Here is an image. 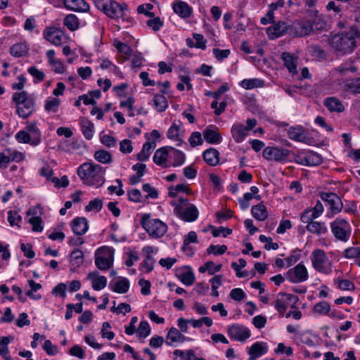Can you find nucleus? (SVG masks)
<instances>
[{
	"label": "nucleus",
	"mask_w": 360,
	"mask_h": 360,
	"mask_svg": "<svg viewBox=\"0 0 360 360\" xmlns=\"http://www.w3.org/2000/svg\"><path fill=\"white\" fill-rule=\"evenodd\" d=\"M360 37V32L354 26L345 32L333 36L330 40L331 47L341 55L352 53L356 47L357 39Z\"/></svg>",
	"instance_id": "obj_1"
},
{
	"label": "nucleus",
	"mask_w": 360,
	"mask_h": 360,
	"mask_svg": "<svg viewBox=\"0 0 360 360\" xmlns=\"http://www.w3.org/2000/svg\"><path fill=\"white\" fill-rule=\"evenodd\" d=\"M77 174L84 184L96 187L101 186L105 181L104 169L97 164L84 162L77 169Z\"/></svg>",
	"instance_id": "obj_2"
},
{
	"label": "nucleus",
	"mask_w": 360,
	"mask_h": 360,
	"mask_svg": "<svg viewBox=\"0 0 360 360\" xmlns=\"http://www.w3.org/2000/svg\"><path fill=\"white\" fill-rule=\"evenodd\" d=\"M95 6L102 11L108 18L114 20L125 19L124 11L127 4H120L114 0H92Z\"/></svg>",
	"instance_id": "obj_3"
},
{
	"label": "nucleus",
	"mask_w": 360,
	"mask_h": 360,
	"mask_svg": "<svg viewBox=\"0 0 360 360\" xmlns=\"http://www.w3.org/2000/svg\"><path fill=\"white\" fill-rule=\"evenodd\" d=\"M12 100L16 105L17 113L20 117L25 119L33 112L34 100L26 91L15 92Z\"/></svg>",
	"instance_id": "obj_4"
},
{
	"label": "nucleus",
	"mask_w": 360,
	"mask_h": 360,
	"mask_svg": "<svg viewBox=\"0 0 360 360\" xmlns=\"http://www.w3.org/2000/svg\"><path fill=\"white\" fill-rule=\"evenodd\" d=\"M171 205L174 207V212L177 216L186 221H194L198 217L197 207L189 202L188 199L179 198V202L172 201Z\"/></svg>",
	"instance_id": "obj_5"
},
{
	"label": "nucleus",
	"mask_w": 360,
	"mask_h": 360,
	"mask_svg": "<svg viewBox=\"0 0 360 360\" xmlns=\"http://www.w3.org/2000/svg\"><path fill=\"white\" fill-rule=\"evenodd\" d=\"M141 224L148 235L154 238H160L165 235L167 226L158 219H150L149 215L141 217Z\"/></svg>",
	"instance_id": "obj_6"
},
{
	"label": "nucleus",
	"mask_w": 360,
	"mask_h": 360,
	"mask_svg": "<svg viewBox=\"0 0 360 360\" xmlns=\"http://www.w3.org/2000/svg\"><path fill=\"white\" fill-rule=\"evenodd\" d=\"M331 232L337 240L347 242L352 235V226L345 219L337 217L330 223Z\"/></svg>",
	"instance_id": "obj_7"
},
{
	"label": "nucleus",
	"mask_w": 360,
	"mask_h": 360,
	"mask_svg": "<svg viewBox=\"0 0 360 360\" xmlns=\"http://www.w3.org/2000/svg\"><path fill=\"white\" fill-rule=\"evenodd\" d=\"M313 268L319 273L328 275L332 273V263L326 252L321 249H315L311 255Z\"/></svg>",
	"instance_id": "obj_8"
},
{
	"label": "nucleus",
	"mask_w": 360,
	"mask_h": 360,
	"mask_svg": "<svg viewBox=\"0 0 360 360\" xmlns=\"http://www.w3.org/2000/svg\"><path fill=\"white\" fill-rule=\"evenodd\" d=\"M114 249L110 247H102L96 250L95 265L102 271L110 269L113 264Z\"/></svg>",
	"instance_id": "obj_9"
},
{
	"label": "nucleus",
	"mask_w": 360,
	"mask_h": 360,
	"mask_svg": "<svg viewBox=\"0 0 360 360\" xmlns=\"http://www.w3.org/2000/svg\"><path fill=\"white\" fill-rule=\"evenodd\" d=\"M286 278L290 283H299L306 281L309 278V274L306 266L302 262L290 269L286 274Z\"/></svg>",
	"instance_id": "obj_10"
},
{
	"label": "nucleus",
	"mask_w": 360,
	"mask_h": 360,
	"mask_svg": "<svg viewBox=\"0 0 360 360\" xmlns=\"http://www.w3.org/2000/svg\"><path fill=\"white\" fill-rule=\"evenodd\" d=\"M321 199L330 205V212L327 213L328 217H332L341 212L343 207L340 198L335 193L323 192L321 193Z\"/></svg>",
	"instance_id": "obj_11"
},
{
	"label": "nucleus",
	"mask_w": 360,
	"mask_h": 360,
	"mask_svg": "<svg viewBox=\"0 0 360 360\" xmlns=\"http://www.w3.org/2000/svg\"><path fill=\"white\" fill-rule=\"evenodd\" d=\"M290 151L282 147L269 146L264 149L262 155L268 160L285 162L287 160Z\"/></svg>",
	"instance_id": "obj_12"
},
{
	"label": "nucleus",
	"mask_w": 360,
	"mask_h": 360,
	"mask_svg": "<svg viewBox=\"0 0 360 360\" xmlns=\"http://www.w3.org/2000/svg\"><path fill=\"white\" fill-rule=\"evenodd\" d=\"M316 218L309 217L307 214H301L300 220L307 224V230L316 235L325 234L328 232L327 226L324 222L315 221Z\"/></svg>",
	"instance_id": "obj_13"
},
{
	"label": "nucleus",
	"mask_w": 360,
	"mask_h": 360,
	"mask_svg": "<svg viewBox=\"0 0 360 360\" xmlns=\"http://www.w3.org/2000/svg\"><path fill=\"white\" fill-rule=\"evenodd\" d=\"M313 30V25L310 20L302 19L295 21L290 25V34L295 37H304L309 34Z\"/></svg>",
	"instance_id": "obj_14"
},
{
	"label": "nucleus",
	"mask_w": 360,
	"mask_h": 360,
	"mask_svg": "<svg viewBox=\"0 0 360 360\" xmlns=\"http://www.w3.org/2000/svg\"><path fill=\"white\" fill-rule=\"evenodd\" d=\"M298 297L292 294L285 292H279L276 299L274 302L275 309L278 311L281 316H283L287 309V302L288 301L293 302L292 308L295 307V304L298 302Z\"/></svg>",
	"instance_id": "obj_15"
},
{
	"label": "nucleus",
	"mask_w": 360,
	"mask_h": 360,
	"mask_svg": "<svg viewBox=\"0 0 360 360\" xmlns=\"http://www.w3.org/2000/svg\"><path fill=\"white\" fill-rule=\"evenodd\" d=\"M288 135L291 140L311 144L312 139L307 135L306 130L302 126L291 127L288 130Z\"/></svg>",
	"instance_id": "obj_16"
},
{
	"label": "nucleus",
	"mask_w": 360,
	"mask_h": 360,
	"mask_svg": "<svg viewBox=\"0 0 360 360\" xmlns=\"http://www.w3.org/2000/svg\"><path fill=\"white\" fill-rule=\"evenodd\" d=\"M227 332L231 338L240 342L245 341L251 335L250 331L246 327L237 324L229 326Z\"/></svg>",
	"instance_id": "obj_17"
},
{
	"label": "nucleus",
	"mask_w": 360,
	"mask_h": 360,
	"mask_svg": "<svg viewBox=\"0 0 360 360\" xmlns=\"http://www.w3.org/2000/svg\"><path fill=\"white\" fill-rule=\"evenodd\" d=\"M266 33L271 39H277L286 33L290 34V25L284 21H279L278 23L266 29Z\"/></svg>",
	"instance_id": "obj_18"
},
{
	"label": "nucleus",
	"mask_w": 360,
	"mask_h": 360,
	"mask_svg": "<svg viewBox=\"0 0 360 360\" xmlns=\"http://www.w3.org/2000/svg\"><path fill=\"white\" fill-rule=\"evenodd\" d=\"M43 35L47 41L55 46H60L63 39V32L54 27L46 28Z\"/></svg>",
	"instance_id": "obj_19"
},
{
	"label": "nucleus",
	"mask_w": 360,
	"mask_h": 360,
	"mask_svg": "<svg viewBox=\"0 0 360 360\" xmlns=\"http://www.w3.org/2000/svg\"><path fill=\"white\" fill-rule=\"evenodd\" d=\"M205 140L211 144H217L221 141L222 137L219 131V129L215 125L208 126L203 131Z\"/></svg>",
	"instance_id": "obj_20"
},
{
	"label": "nucleus",
	"mask_w": 360,
	"mask_h": 360,
	"mask_svg": "<svg viewBox=\"0 0 360 360\" xmlns=\"http://www.w3.org/2000/svg\"><path fill=\"white\" fill-rule=\"evenodd\" d=\"M64 6L70 11L85 13L89 10V5L84 0H63Z\"/></svg>",
	"instance_id": "obj_21"
},
{
	"label": "nucleus",
	"mask_w": 360,
	"mask_h": 360,
	"mask_svg": "<svg viewBox=\"0 0 360 360\" xmlns=\"http://www.w3.org/2000/svg\"><path fill=\"white\" fill-rule=\"evenodd\" d=\"M172 8L174 12L181 18L190 17L193 12V8L186 2L176 0L173 3Z\"/></svg>",
	"instance_id": "obj_22"
},
{
	"label": "nucleus",
	"mask_w": 360,
	"mask_h": 360,
	"mask_svg": "<svg viewBox=\"0 0 360 360\" xmlns=\"http://www.w3.org/2000/svg\"><path fill=\"white\" fill-rule=\"evenodd\" d=\"M268 352L266 343L257 342L248 348V360H256L258 357L265 354Z\"/></svg>",
	"instance_id": "obj_23"
},
{
	"label": "nucleus",
	"mask_w": 360,
	"mask_h": 360,
	"mask_svg": "<svg viewBox=\"0 0 360 360\" xmlns=\"http://www.w3.org/2000/svg\"><path fill=\"white\" fill-rule=\"evenodd\" d=\"M251 193H245L243 198L238 199V202L242 210H245L248 208L250 204L249 201L253 198L258 200L261 199V195L258 194L259 188L257 186H252L250 187Z\"/></svg>",
	"instance_id": "obj_24"
},
{
	"label": "nucleus",
	"mask_w": 360,
	"mask_h": 360,
	"mask_svg": "<svg viewBox=\"0 0 360 360\" xmlns=\"http://www.w3.org/2000/svg\"><path fill=\"white\" fill-rule=\"evenodd\" d=\"M71 228L76 235H84L89 228L86 219L84 217H77L74 219L71 222Z\"/></svg>",
	"instance_id": "obj_25"
},
{
	"label": "nucleus",
	"mask_w": 360,
	"mask_h": 360,
	"mask_svg": "<svg viewBox=\"0 0 360 360\" xmlns=\"http://www.w3.org/2000/svg\"><path fill=\"white\" fill-rule=\"evenodd\" d=\"M343 90L354 94H360V77L346 79L341 83Z\"/></svg>",
	"instance_id": "obj_26"
},
{
	"label": "nucleus",
	"mask_w": 360,
	"mask_h": 360,
	"mask_svg": "<svg viewBox=\"0 0 360 360\" xmlns=\"http://www.w3.org/2000/svg\"><path fill=\"white\" fill-rule=\"evenodd\" d=\"M88 278L92 281V288L95 290H101L107 285V278L104 276H99L98 272H90Z\"/></svg>",
	"instance_id": "obj_27"
},
{
	"label": "nucleus",
	"mask_w": 360,
	"mask_h": 360,
	"mask_svg": "<svg viewBox=\"0 0 360 360\" xmlns=\"http://www.w3.org/2000/svg\"><path fill=\"white\" fill-rule=\"evenodd\" d=\"M219 153L214 148L205 150L202 153V157L205 162L210 166H216L219 162Z\"/></svg>",
	"instance_id": "obj_28"
},
{
	"label": "nucleus",
	"mask_w": 360,
	"mask_h": 360,
	"mask_svg": "<svg viewBox=\"0 0 360 360\" xmlns=\"http://www.w3.org/2000/svg\"><path fill=\"white\" fill-rule=\"evenodd\" d=\"M231 134L233 139L236 143H241L243 141L248 135L247 129L242 124H234L231 127Z\"/></svg>",
	"instance_id": "obj_29"
},
{
	"label": "nucleus",
	"mask_w": 360,
	"mask_h": 360,
	"mask_svg": "<svg viewBox=\"0 0 360 360\" xmlns=\"http://www.w3.org/2000/svg\"><path fill=\"white\" fill-rule=\"evenodd\" d=\"M80 127L84 136L86 139L91 140L94 134V124L87 118L82 117L80 119Z\"/></svg>",
	"instance_id": "obj_30"
},
{
	"label": "nucleus",
	"mask_w": 360,
	"mask_h": 360,
	"mask_svg": "<svg viewBox=\"0 0 360 360\" xmlns=\"http://www.w3.org/2000/svg\"><path fill=\"white\" fill-rule=\"evenodd\" d=\"M186 338L176 328L172 327L167 333L166 343L171 345L173 342H184Z\"/></svg>",
	"instance_id": "obj_31"
},
{
	"label": "nucleus",
	"mask_w": 360,
	"mask_h": 360,
	"mask_svg": "<svg viewBox=\"0 0 360 360\" xmlns=\"http://www.w3.org/2000/svg\"><path fill=\"white\" fill-rule=\"evenodd\" d=\"M156 147L155 141H148L143 146L142 150L137 154L136 158L139 161H146L151 153L152 150Z\"/></svg>",
	"instance_id": "obj_32"
},
{
	"label": "nucleus",
	"mask_w": 360,
	"mask_h": 360,
	"mask_svg": "<svg viewBox=\"0 0 360 360\" xmlns=\"http://www.w3.org/2000/svg\"><path fill=\"white\" fill-rule=\"evenodd\" d=\"M324 105L330 112H341L345 110L342 102L336 97H329L325 99Z\"/></svg>",
	"instance_id": "obj_33"
},
{
	"label": "nucleus",
	"mask_w": 360,
	"mask_h": 360,
	"mask_svg": "<svg viewBox=\"0 0 360 360\" xmlns=\"http://www.w3.org/2000/svg\"><path fill=\"white\" fill-rule=\"evenodd\" d=\"M55 51L53 49L47 51L46 57L48 62L56 72L62 73L64 71L63 65L61 61L55 58Z\"/></svg>",
	"instance_id": "obj_34"
},
{
	"label": "nucleus",
	"mask_w": 360,
	"mask_h": 360,
	"mask_svg": "<svg viewBox=\"0 0 360 360\" xmlns=\"http://www.w3.org/2000/svg\"><path fill=\"white\" fill-rule=\"evenodd\" d=\"M252 216L259 221H264L268 217V212L265 205L261 202L252 207Z\"/></svg>",
	"instance_id": "obj_35"
},
{
	"label": "nucleus",
	"mask_w": 360,
	"mask_h": 360,
	"mask_svg": "<svg viewBox=\"0 0 360 360\" xmlns=\"http://www.w3.org/2000/svg\"><path fill=\"white\" fill-rule=\"evenodd\" d=\"M170 158L173 159V162L171 164L173 167H178L182 165L186 160L185 154L174 148H169Z\"/></svg>",
	"instance_id": "obj_36"
},
{
	"label": "nucleus",
	"mask_w": 360,
	"mask_h": 360,
	"mask_svg": "<svg viewBox=\"0 0 360 360\" xmlns=\"http://www.w3.org/2000/svg\"><path fill=\"white\" fill-rule=\"evenodd\" d=\"M281 58L283 60L285 67L287 68L290 72L292 74L297 73L295 58L290 53H283Z\"/></svg>",
	"instance_id": "obj_37"
},
{
	"label": "nucleus",
	"mask_w": 360,
	"mask_h": 360,
	"mask_svg": "<svg viewBox=\"0 0 360 360\" xmlns=\"http://www.w3.org/2000/svg\"><path fill=\"white\" fill-rule=\"evenodd\" d=\"M129 288V281L127 278H121L111 287L112 291L120 294L126 293Z\"/></svg>",
	"instance_id": "obj_38"
},
{
	"label": "nucleus",
	"mask_w": 360,
	"mask_h": 360,
	"mask_svg": "<svg viewBox=\"0 0 360 360\" xmlns=\"http://www.w3.org/2000/svg\"><path fill=\"white\" fill-rule=\"evenodd\" d=\"M27 129L32 136V145L37 146L41 142V134L37 123H31L27 126Z\"/></svg>",
	"instance_id": "obj_39"
},
{
	"label": "nucleus",
	"mask_w": 360,
	"mask_h": 360,
	"mask_svg": "<svg viewBox=\"0 0 360 360\" xmlns=\"http://www.w3.org/2000/svg\"><path fill=\"white\" fill-rule=\"evenodd\" d=\"M305 157L306 166H316L321 165L323 162L322 157L314 151L305 152Z\"/></svg>",
	"instance_id": "obj_40"
},
{
	"label": "nucleus",
	"mask_w": 360,
	"mask_h": 360,
	"mask_svg": "<svg viewBox=\"0 0 360 360\" xmlns=\"http://www.w3.org/2000/svg\"><path fill=\"white\" fill-rule=\"evenodd\" d=\"M169 153L165 147L158 149L153 155L154 162L158 165L163 166L169 156Z\"/></svg>",
	"instance_id": "obj_41"
},
{
	"label": "nucleus",
	"mask_w": 360,
	"mask_h": 360,
	"mask_svg": "<svg viewBox=\"0 0 360 360\" xmlns=\"http://www.w3.org/2000/svg\"><path fill=\"white\" fill-rule=\"evenodd\" d=\"M63 24L70 31H75L79 28V22L75 14H68L63 19Z\"/></svg>",
	"instance_id": "obj_42"
},
{
	"label": "nucleus",
	"mask_w": 360,
	"mask_h": 360,
	"mask_svg": "<svg viewBox=\"0 0 360 360\" xmlns=\"http://www.w3.org/2000/svg\"><path fill=\"white\" fill-rule=\"evenodd\" d=\"M154 106L157 111L163 112L168 107L166 97L163 94H156L153 98Z\"/></svg>",
	"instance_id": "obj_43"
},
{
	"label": "nucleus",
	"mask_w": 360,
	"mask_h": 360,
	"mask_svg": "<svg viewBox=\"0 0 360 360\" xmlns=\"http://www.w3.org/2000/svg\"><path fill=\"white\" fill-rule=\"evenodd\" d=\"M324 211V207L320 201H317L312 209L304 210L301 214H307L312 218H318Z\"/></svg>",
	"instance_id": "obj_44"
},
{
	"label": "nucleus",
	"mask_w": 360,
	"mask_h": 360,
	"mask_svg": "<svg viewBox=\"0 0 360 360\" xmlns=\"http://www.w3.org/2000/svg\"><path fill=\"white\" fill-rule=\"evenodd\" d=\"M60 100L58 98H48L44 104L45 110L49 112L56 113L58 110Z\"/></svg>",
	"instance_id": "obj_45"
},
{
	"label": "nucleus",
	"mask_w": 360,
	"mask_h": 360,
	"mask_svg": "<svg viewBox=\"0 0 360 360\" xmlns=\"http://www.w3.org/2000/svg\"><path fill=\"white\" fill-rule=\"evenodd\" d=\"M27 46L22 43L13 44L10 49L11 54L15 57L23 56L27 53Z\"/></svg>",
	"instance_id": "obj_46"
},
{
	"label": "nucleus",
	"mask_w": 360,
	"mask_h": 360,
	"mask_svg": "<svg viewBox=\"0 0 360 360\" xmlns=\"http://www.w3.org/2000/svg\"><path fill=\"white\" fill-rule=\"evenodd\" d=\"M240 86L245 89H251L262 87L264 86V82L259 79H245L241 81Z\"/></svg>",
	"instance_id": "obj_47"
},
{
	"label": "nucleus",
	"mask_w": 360,
	"mask_h": 360,
	"mask_svg": "<svg viewBox=\"0 0 360 360\" xmlns=\"http://www.w3.org/2000/svg\"><path fill=\"white\" fill-rule=\"evenodd\" d=\"M94 158L103 164H108L112 162L110 153L104 150H98L94 153Z\"/></svg>",
	"instance_id": "obj_48"
},
{
	"label": "nucleus",
	"mask_w": 360,
	"mask_h": 360,
	"mask_svg": "<svg viewBox=\"0 0 360 360\" xmlns=\"http://www.w3.org/2000/svg\"><path fill=\"white\" fill-rule=\"evenodd\" d=\"M335 283L338 284V288L342 290H354L355 289L354 283L349 280L338 277L335 280Z\"/></svg>",
	"instance_id": "obj_49"
},
{
	"label": "nucleus",
	"mask_w": 360,
	"mask_h": 360,
	"mask_svg": "<svg viewBox=\"0 0 360 360\" xmlns=\"http://www.w3.org/2000/svg\"><path fill=\"white\" fill-rule=\"evenodd\" d=\"M330 310V306L328 302L326 301L320 302L316 304L314 307L313 311L318 314H326Z\"/></svg>",
	"instance_id": "obj_50"
},
{
	"label": "nucleus",
	"mask_w": 360,
	"mask_h": 360,
	"mask_svg": "<svg viewBox=\"0 0 360 360\" xmlns=\"http://www.w3.org/2000/svg\"><path fill=\"white\" fill-rule=\"evenodd\" d=\"M150 333V328L148 323L146 321H141L137 329V335L140 338H146Z\"/></svg>",
	"instance_id": "obj_51"
},
{
	"label": "nucleus",
	"mask_w": 360,
	"mask_h": 360,
	"mask_svg": "<svg viewBox=\"0 0 360 360\" xmlns=\"http://www.w3.org/2000/svg\"><path fill=\"white\" fill-rule=\"evenodd\" d=\"M155 259L152 256H146V258L141 264L140 270L145 269L146 273L150 272L154 267Z\"/></svg>",
	"instance_id": "obj_52"
},
{
	"label": "nucleus",
	"mask_w": 360,
	"mask_h": 360,
	"mask_svg": "<svg viewBox=\"0 0 360 360\" xmlns=\"http://www.w3.org/2000/svg\"><path fill=\"white\" fill-rule=\"evenodd\" d=\"M103 207V200L100 198H95L91 200L87 205L85 207V211H100Z\"/></svg>",
	"instance_id": "obj_53"
},
{
	"label": "nucleus",
	"mask_w": 360,
	"mask_h": 360,
	"mask_svg": "<svg viewBox=\"0 0 360 360\" xmlns=\"http://www.w3.org/2000/svg\"><path fill=\"white\" fill-rule=\"evenodd\" d=\"M212 266H214V262L209 261L205 264L204 266H200L199 268V271L200 273H205L206 271H208L209 274L213 275L214 273L218 272L221 269V264H218L216 266H214V269L212 270Z\"/></svg>",
	"instance_id": "obj_54"
},
{
	"label": "nucleus",
	"mask_w": 360,
	"mask_h": 360,
	"mask_svg": "<svg viewBox=\"0 0 360 360\" xmlns=\"http://www.w3.org/2000/svg\"><path fill=\"white\" fill-rule=\"evenodd\" d=\"M146 21V25L151 27L153 31H159L164 25V22L159 17H152Z\"/></svg>",
	"instance_id": "obj_55"
},
{
	"label": "nucleus",
	"mask_w": 360,
	"mask_h": 360,
	"mask_svg": "<svg viewBox=\"0 0 360 360\" xmlns=\"http://www.w3.org/2000/svg\"><path fill=\"white\" fill-rule=\"evenodd\" d=\"M210 282L212 285V295L218 297L219 292L217 288L222 284V276L216 275L210 279Z\"/></svg>",
	"instance_id": "obj_56"
},
{
	"label": "nucleus",
	"mask_w": 360,
	"mask_h": 360,
	"mask_svg": "<svg viewBox=\"0 0 360 360\" xmlns=\"http://www.w3.org/2000/svg\"><path fill=\"white\" fill-rule=\"evenodd\" d=\"M179 278L184 285L188 286L191 285L195 281L194 274L191 271L183 272Z\"/></svg>",
	"instance_id": "obj_57"
},
{
	"label": "nucleus",
	"mask_w": 360,
	"mask_h": 360,
	"mask_svg": "<svg viewBox=\"0 0 360 360\" xmlns=\"http://www.w3.org/2000/svg\"><path fill=\"white\" fill-rule=\"evenodd\" d=\"M27 72L35 79L34 82H39L44 79L45 74L39 70L35 66H31L28 68Z\"/></svg>",
	"instance_id": "obj_58"
},
{
	"label": "nucleus",
	"mask_w": 360,
	"mask_h": 360,
	"mask_svg": "<svg viewBox=\"0 0 360 360\" xmlns=\"http://www.w3.org/2000/svg\"><path fill=\"white\" fill-rule=\"evenodd\" d=\"M111 328V326L109 322H104L102 326L101 330V336L103 338H106L108 340H112L115 338V333L109 330Z\"/></svg>",
	"instance_id": "obj_59"
},
{
	"label": "nucleus",
	"mask_w": 360,
	"mask_h": 360,
	"mask_svg": "<svg viewBox=\"0 0 360 360\" xmlns=\"http://www.w3.org/2000/svg\"><path fill=\"white\" fill-rule=\"evenodd\" d=\"M188 142L193 148L202 145L203 140L201 134L198 131L193 132L188 139Z\"/></svg>",
	"instance_id": "obj_60"
},
{
	"label": "nucleus",
	"mask_w": 360,
	"mask_h": 360,
	"mask_svg": "<svg viewBox=\"0 0 360 360\" xmlns=\"http://www.w3.org/2000/svg\"><path fill=\"white\" fill-rule=\"evenodd\" d=\"M227 247L225 245H211L207 250V254H214V255H221L226 252Z\"/></svg>",
	"instance_id": "obj_61"
},
{
	"label": "nucleus",
	"mask_w": 360,
	"mask_h": 360,
	"mask_svg": "<svg viewBox=\"0 0 360 360\" xmlns=\"http://www.w3.org/2000/svg\"><path fill=\"white\" fill-rule=\"evenodd\" d=\"M15 139L20 143H30L32 145V136L27 131H18L15 135Z\"/></svg>",
	"instance_id": "obj_62"
},
{
	"label": "nucleus",
	"mask_w": 360,
	"mask_h": 360,
	"mask_svg": "<svg viewBox=\"0 0 360 360\" xmlns=\"http://www.w3.org/2000/svg\"><path fill=\"white\" fill-rule=\"evenodd\" d=\"M153 5L151 4H146L143 5H140L137 8V11L139 13H142L148 17H154L155 14L150 11L153 8Z\"/></svg>",
	"instance_id": "obj_63"
},
{
	"label": "nucleus",
	"mask_w": 360,
	"mask_h": 360,
	"mask_svg": "<svg viewBox=\"0 0 360 360\" xmlns=\"http://www.w3.org/2000/svg\"><path fill=\"white\" fill-rule=\"evenodd\" d=\"M345 257L348 259H354L360 256V247H351L345 250Z\"/></svg>",
	"instance_id": "obj_64"
}]
</instances>
